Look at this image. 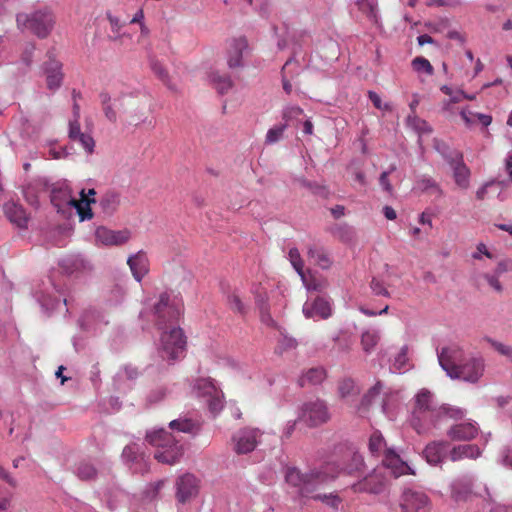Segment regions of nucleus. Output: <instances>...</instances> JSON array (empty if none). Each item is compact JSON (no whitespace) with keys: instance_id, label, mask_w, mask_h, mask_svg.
Here are the masks:
<instances>
[{"instance_id":"obj_48","label":"nucleus","mask_w":512,"mask_h":512,"mask_svg":"<svg viewBox=\"0 0 512 512\" xmlns=\"http://www.w3.org/2000/svg\"><path fill=\"white\" fill-rule=\"evenodd\" d=\"M166 394H167V390L165 387H163V386L157 387L149 393L148 401L150 403L160 402L161 400H163L165 398Z\"/></svg>"},{"instance_id":"obj_39","label":"nucleus","mask_w":512,"mask_h":512,"mask_svg":"<svg viewBox=\"0 0 512 512\" xmlns=\"http://www.w3.org/2000/svg\"><path fill=\"white\" fill-rule=\"evenodd\" d=\"M195 423L189 418H179L172 420L169 427L172 430H177L184 433H191L195 429Z\"/></svg>"},{"instance_id":"obj_49","label":"nucleus","mask_w":512,"mask_h":512,"mask_svg":"<svg viewBox=\"0 0 512 512\" xmlns=\"http://www.w3.org/2000/svg\"><path fill=\"white\" fill-rule=\"evenodd\" d=\"M370 287L375 295H380V296H385V297L390 296V293L385 288L383 282L376 278L372 279V281L370 283Z\"/></svg>"},{"instance_id":"obj_52","label":"nucleus","mask_w":512,"mask_h":512,"mask_svg":"<svg viewBox=\"0 0 512 512\" xmlns=\"http://www.w3.org/2000/svg\"><path fill=\"white\" fill-rule=\"evenodd\" d=\"M512 271V259H503L498 262L494 273L501 276L502 274L506 272Z\"/></svg>"},{"instance_id":"obj_43","label":"nucleus","mask_w":512,"mask_h":512,"mask_svg":"<svg viewBox=\"0 0 512 512\" xmlns=\"http://www.w3.org/2000/svg\"><path fill=\"white\" fill-rule=\"evenodd\" d=\"M228 305L230 309L236 313H246V307L237 294H231L228 296Z\"/></svg>"},{"instance_id":"obj_57","label":"nucleus","mask_w":512,"mask_h":512,"mask_svg":"<svg viewBox=\"0 0 512 512\" xmlns=\"http://www.w3.org/2000/svg\"><path fill=\"white\" fill-rule=\"evenodd\" d=\"M137 452L134 446H126L123 449L122 456L129 461H135L137 459Z\"/></svg>"},{"instance_id":"obj_51","label":"nucleus","mask_w":512,"mask_h":512,"mask_svg":"<svg viewBox=\"0 0 512 512\" xmlns=\"http://www.w3.org/2000/svg\"><path fill=\"white\" fill-rule=\"evenodd\" d=\"M463 96H465V92L462 90H458L453 92V94L450 96V99L448 101L443 102V110L449 111L451 108V104L459 103L463 100Z\"/></svg>"},{"instance_id":"obj_60","label":"nucleus","mask_w":512,"mask_h":512,"mask_svg":"<svg viewBox=\"0 0 512 512\" xmlns=\"http://www.w3.org/2000/svg\"><path fill=\"white\" fill-rule=\"evenodd\" d=\"M303 283L308 290L318 291V290H321V288H322L321 284L318 283L315 279L308 280L306 276H305V281H303Z\"/></svg>"},{"instance_id":"obj_34","label":"nucleus","mask_w":512,"mask_h":512,"mask_svg":"<svg viewBox=\"0 0 512 512\" xmlns=\"http://www.w3.org/2000/svg\"><path fill=\"white\" fill-rule=\"evenodd\" d=\"M369 450L373 454H385V450H389L386 448V442L379 431H375L371 434L369 439Z\"/></svg>"},{"instance_id":"obj_25","label":"nucleus","mask_w":512,"mask_h":512,"mask_svg":"<svg viewBox=\"0 0 512 512\" xmlns=\"http://www.w3.org/2000/svg\"><path fill=\"white\" fill-rule=\"evenodd\" d=\"M382 385L377 382L369 391L363 396L360 406L358 407V413L361 417H365L373 405H381L382 400L380 399V391Z\"/></svg>"},{"instance_id":"obj_62","label":"nucleus","mask_w":512,"mask_h":512,"mask_svg":"<svg viewBox=\"0 0 512 512\" xmlns=\"http://www.w3.org/2000/svg\"><path fill=\"white\" fill-rule=\"evenodd\" d=\"M383 213L388 220H395L397 217L396 211L391 206H385Z\"/></svg>"},{"instance_id":"obj_27","label":"nucleus","mask_w":512,"mask_h":512,"mask_svg":"<svg viewBox=\"0 0 512 512\" xmlns=\"http://www.w3.org/2000/svg\"><path fill=\"white\" fill-rule=\"evenodd\" d=\"M4 211L7 218L15 223L18 227H25L27 223V214L25 209L14 202H9L4 205Z\"/></svg>"},{"instance_id":"obj_29","label":"nucleus","mask_w":512,"mask_h":512,"mask_svg":"<svg viewBox=\"0 0 512 512\" xmlns=\"http://www.w3.org/2000/svg\"><path fill=\"white\" fill-rule=\"evenodd\" d=\"M210 81L212 85L215 87V89L220 94L227 93L233 86V82L230 78V76L226 74H220L219 72H212L210 74Z\"/></svg>"},{"instance_id":"obj_37","label":"nucleus","mask_w":512,"mask_h":512,"mask_svg":"<svg viewBox=\"0 0 512 512\" xmlns=\"http://www.w3.org/2000/svg\"><path fill=\"white\" fill-rule=\"evenodd\" d=\"M412 68L417 73H424L428 76H432L434 74V68L431 63L424 57L418 56L415 57L411 62Z\"/></svg>"},{"instance_id":"obj_20","label":"nucleus","mask_w":512,"mask_h":512,"mask_svg":"<svg viewBox=\"0 0 512 512\" xmlns=\"http://www.w3.org/2000/svg\"><path fill=\"white\" fill-rule=\"evenodd\" d=\"M423 455L429 464H440L446 457L449 458V443L446 441H433L425 447Z\"/></svg>"},{"instance_id":"obj_2","label":"nucleus","mask_w":512,"mask_h":512,"mask_svg":"<svg viewBox=\"0 0 512 512\" xmlns=\"http://www.w3.org/2000/svg\"><path fill=\"white\" fill-rule=\"evenodd\" d=\"M464 417L463 409L448 404L440 405L430 391L422 389L415 396L411 424L418 434H423L446 418L458 421Z\"/></svg>"},{"instance_id":"obj_28","label":"nucleus","mask_w":512,"mask_h":512,"mask_svg":"<svg viewBox=\"0 0 512 512\" xmlns=\"http://www.w3.org/2000/svg\"><path fill=\"white\" fill-rule=\"evenodd\" d=\"M307 255L309 259L313 260L315 265L322 269H329L332 265V260L328 252L321 246H309Z\"/></svg>"},{"instance_id":"obj_33","label":"nucleus","mask_w":512,"mask_h":512,"mask_svg":"<svg viewBox=\"0 0 512 512\" xmlns=\"http://www.w3.org/2000/svg\"><path fill=\"white\" fill-rule=\"evenodd\" d=\"M310 498L321 501L333 510H338L342 504V498L336 493L311 494Z\"/></svg>"},{"instance_id":"obj_1","label":"nucleus","mask_w":512,"mask_h":512,"mask_svg":"<svg viewBox=\"0 0 512 512\" xmlns=\"http://www.w3.org/2000/svg\"><path fill=\"white\" fill-rule=\"evenodd\" d=\"M362 465V457L349 450L345 453L340 462H326L319 468L306 474H302L296 468H289L286 472L285 478L289 484L299 487V492L303 497L310 498L311 494L317 490L319 485L334 480L342 472L352 475L355 472L360 471Z\"/></svg>"},{"instance_id":"obj_38","label":"nucleus","mask_w":512,"mask_h":512,"mask_svg":"<svg viewBox=\"0 0 512 512\" xmlns=\"http://www.w3.org/2000/svg\"><path fill=\"white\" fill-rule=\"evenodd\" d=\"M379 335L376 331H366L361 336V346L366 353H370L378 344Z\"/></svg>"},{"instance_id":"obj_64","label":"nucleus","mask_w":512,"mask_h":512,"mask_svg":"<svg viewBox=\"0 0 512 512\" xmlns=\"http://www.w3.org/2000/svg\"><path fill=\"white\" fill-rule=\"evenodd\" d=\"M491 185V182L486 183L481 188H479L476 192V198L478 200H484L487 194V189Z\"/></svg>"},{"instance_id":"obj_56","label":"nucleus","mask_w":512,"mask_h":512,"mask_svg":"<svg viewBox=\"0 0 512 512\" xmlns=\"http://www.w3.org/2000/svg\"><path fill=\"white\" fill-rule=\"evenodd\" d=\"M368 96H369V99L371 100V102L373 103V105L377 109H384V110L390 109V106L388 104L382 105V100L376 92L369 91Z\"/></svg>"},{"instance_id":"obj_14","label":"nucleus","mask_w":512,"mask_h":512,"mask_svg":"<svg viewBox=\"0 0 512 512\" xmlns=\"http://www.w3.org/2000/svg\"><path fill=\"white\" fill-rule=\"evenodd\" d=\"M199 492V480L191 473L180 476L176 481V498L184 504L195 498Z\"/></svg>"},{"instance_id":"obj_7","label":"nucleus","mask_w":512,"mask_h":512,"mask_svg":"<svg viewBox=\"0 0 512 512\" xmlns=\"http://www.w3.org/2000/svg\"><path fill=\"white\" fill-rule=\"evenodd\" d=\"M162 357L175 360L183 356L186 348V337L181 328H172L161 335Z\"/></svg>"},{"instance_id":"obj_36","label":"nucleus","mask_w":512,"mask_h":512,"mask_svg":"<svg viewBox=\"0 0 512 512\" xmlns=\"http://www.w3.org/2000/svg\"><path fill=\"white\" fill-rule=\"evenodd\" d=\"M288 256L295 271L301 277L302 281H305L304 262L299 250L297 248H291L289 250Z\"/></svg>"},{"instance_id":"obj_8","label":"nucleus","mask_w":512,"mask_h":512,"mask_svg":"<svg viewBox=\"0 0 512 512\" xmlns=\"http://www.w3.org/2000/svg\"><path fill=\"white\" fill-rule=\"evenodd\" d=\"M182 314L180 305L170 304L169 296L166 293L160 295L158 303L155 305L156 325L159 329L167 328L168 324L178 321Z\"/></svg>"},{"instance_id":"obj_10","label":"nucleus","mask_w":512,"mask_h":512,"mask_svg":"<svg viewBox=\"0 0 512 512\" xmlns=\"http://www.w3.org/2000/svg\"><path fill=\"white\" fill-rule=\"evenodd\" d=\"M300 418L310 426H318L330 418L326 404L319 400H310L303 404Z\"/></svg>"},{"instance_id":"obj_55","label":"nucleus","mask_w":512,"mask_h":512,"mask_svg":"<svg viewBox=\"0 0 512 512\" xmlns=\"http://www.w3.org/2000/svg\"><path fill=\"white\" fill-rule=\"evenodd\" d=\"M408 348L406 346L402 347L400 352L395 358L394 366L397 367V369H401L405 366L408 357H407Z\"/></svg>"},{"instance_id":"obj_46","label":"nucleus","mask_w":512,"mask_h":512,"mask_svg":"<svg viewBox=\"0 0 512 512\" xmlns=\"http://www.w3.org/2000/svg\"><path fill=\"white\" fill-rule=\"evenodd\" d=\"M299 183L302 187L309 189L310 191H312L315 194L322 195V196H326L328 194L327 189L324 186H321L319 184L312 183L305 179H300Z\"/></svg>"},{"instance_id":"obj_24","label":"nucleus","mask_w":512,"mask_h":512,"mask_svg":"<svg viewBox=\"0 0 512 512\" xmlns=\"http://www.w3.org/2000/svg\"><path fill=\"white\" fill-rule=\"evenodd\" d=\"M61 68V63L55 59L49 58V61L45 62L44 71L46 74L47 87L50 90L60 87L63 79Z\"/></svg>"},{"instance_id":"obj_44","label":"nucleus","mask_w":512,"mask_h":512,"mask_svg":"<svg viewBox=\"0 0 512 512\" xmlns=\"http://www.w3.org/2000/svg\"><path fill=\"white\" fill-rule=\"evenodd\" d=\"M78 476L83 480H89L96 475V469L89 463H81L77 468Z\"/></svg>"},{"instance_id":"obj_53","label":"nucleus","mask_w":512,"mask_h":512,"mask_svg":"<svg viewBox=\"0 0 512 512\" xmlns=\"http://www.w3.org/2000/svg\"><path fill=\"white\" fill-rule=\"evenodd\" d=\"M80 123L77 120H71L69 122V133L68 136L72 141H76L79 135H81Z\"/></svg>"},{"instance_id":"obj_42","label":"nucleus","mask_w":512,"mask_h":512,"mask_svg":"<svg viewBox=\"0 0 512 512\" xmlns=\"http://www.w3.org/2000/svg\"><path fill=\"white\" fill-rule=\"evenodd\" d=\"M75 142H78L88 154L93 153L95 141L90 134L82 133Z\"/></svg>"},{"instance_id":"obj_5","label":"nucleus","mask_w":512,"mask_h":512,"mask_svg":"<svg viewBox=\"0 0 512 512\" xmlns=\"http://www.w3.org/2000/svg\"><path fill=\"white\" fill-rule=\"evenodd\" d=\"M95 202L96 200L86 197L84 189L80 192V199H75L66 188L53 189L51 193V203L59 213L66 214L75 209L80 221L92 219L93 213L90 206Z\"/></svg>"},{"instance_id":"obj_17","label":"nucleus","mask_w":512,"mask_h":512,"mask_svg":"<svg viewBox=\"0 0 512 512\" xmlns=\"http://www.w3.org/2000/svg\"><path fill=\"white\" fill-rule=\"evenodd\" d=\"M479 433V427L475 422H463L452 425L447 431V435L454 441H469Z\"/></svg>"},{"instance_id":"obj_12","label":"nucleus","mask_w":512,"mask_h":512,"mask_svg":"<svg viewBox=\"0 0 512 512\" xmlns=\"http://www.w3.org/2000/svg\"><path fill=\"white\" fill-rule=\"evenodd\" d=\"M400 508L401 512H429V498L424 492L407 489L401 496Z\"/></svg>"},{"instance_id":"obj_15","label":"nucleus","mask_w":512,"mask_h":512,"mask_svg":"<svg viewBox=\"0 0 512 512\" xmlns=\"http://www.w3.org/2000/svg\"><path fill=\"white\" fill-rule=\"evenodd\" d=\"M95 238L98 243L103 245L119 246L129 241L131 232L128 229L115 231L101 226L96 229Z\"/></svg>"},{"instance_id":"obj_47","label":"nucleus","mask_w":512,"mask_h":512,"mask_svg":"<svg viewBox=\"0 0 512 512\" xmlns=\"http://www.w3.org/2000/svg\"><path fill=\"white\" fill-rule=\"evenodd\" d=\"M395 169H396V166L392 165L388 171L382 172L380 175V178H379V183H380L381 187L383 188V190H385L387 193H390V194L393 192V186L391 185L388 177H389L390 173L393 172Z\"/></svg>"},{"instance_id":"obj_45","label":"nucleus","mask_w":512,"mask_h":512,"mask_svg":"<svg viewBox=\"0 0 512 512\" xmlns=\"http://www.w3.org/2000/svg\"><path fill=\"white\" fill-rule=\"evenodd\" d=\"M285 128V125H281L269 129L266 134V142L272 144L279 141L284 133Z\"/></svg>"},{"instance_id":"obj_50","label":"nucleus","mask_w":512,"mask_h":512,"mask_svg":"<svg viewBox=\"0 0 512 512\" xmlns=\"http://www.w3.org/2000/svg\"><path fill=\"white\" fill-rule=\"evenodd\" d=\"M484 279L487 281V283L498 293H501L503 291V287L499 281V275L496 273L494 274H484Z\"/></svg>"},{"instance_id":"obj_11","label":"nucleus","mask_w":512,"mask_h":512,"mask_svg":"<svg viewBox=\"0 0 512 512\" xmlns=\"http://www.w3.org/2000/svg\"><path fill=\"white\" fill-rule=\"evenodd\" d=\"M444 158L453 170V178L457 186L461 189H467L470 185L471 172L463 161V154L460 151L453 150L444 154Z\"/></svg>"},{"instance_id":"obj_16","label":"nucleus","mask_w":512,"mask_h":512,"mask_svg":"<svg viewBox=\"0 0 512 512\" xmlns=\"http://www.w3.org/2000/svg\"><path fill=\"white\" fill-rule=\"evenodd\" d=\"M248 50V42L244 37L232 39L228 46L227 64L229 68H238L242 66V57Z\"/></svg>"},{"instance_id":"obj_13","label":"nucleus","mask_w":512,"mask_h":512,"mask_svg":"<svg viewBox=\"0 0 512 512\" xmlns=\"http://www.w3.org/2000/svg\"><path fill=\"white\" fill-rule=\"evenodd\" d=\"M385 484L386 478L384 474L376 469L362 480L352 484L350 488L354 493L379 494L384 490Z\"/></svg>"},{"instance_id":"obj_21","label":"nucleus","mask_w":512,"mask_h":512,"mask_svg":"<svg viewBox=\"0 0 512 512\" xmlns=\"http://www.w3.org/2000/svg\"><path fill=\"white\" fill-rule=\"evenodd\" d=\"M482 454L481 449L476 444H460L453 447L449 446V460L458 462L465 459L475 460Z\"/></svg>"},{"instance_id":"obj_63","label":"nucleus","mask_w":512,"mask_h":512,"mask_svg":"<svg viewBox=\"0 0 512 512\" xmlns=\"http://www.w3.org/2000/svg\"><path fill=\"white\" fill-rule=\"evenodd\" d=\"M494 347L502 355H510L512 352V349L510 347H508L504 344H501V343H495Z\"/></svg>"},{"instance_id":"obj_59","label":"nucleus","mask_w":512,"mask_h":512,"mask_svg":"<svg viewBox=\"0 0 512 512\" xmlns=\"http://www.w3.org/2000/svg\"><path fill=\"white\" fill-rule=\"evenodd\" d=\"M0 478L7 482L10 486L15 487L16 481L10 476V474L0 465Z\"/></svg>"},{"instance_id":"obj_40","label":"nucleus","mask_w":512,"mask_h":512,"mask_svg":"<svg viewBox=\"0 0 512 512\" xmlns=\"http://www.w3.org/2000/svg\"><path fill=\"white\" fill-rule=\"evenodd\" d=\"M359 10L366 14L373 21H377V1L376 0H360L358 3Z\"/></svg>"},{"instance_id":"obj_30","label":"nucleus","mask_w":512,"mask_h":512,"mask_svg":"<svg viewBox=\"0 0 512 512\" xmlns=\"http://www.w3.org/2000/svg\"><path fill=\"white\" fill-rule=\"evenodd\" d=\"M194 390L198 397L205 398L206 400L208 396H211L219 389L214 385L211 379L200 378L196 380Z\"/></svg>"},{"instance_id":"obj_23","label":"nucleus","mask_w":512,"mask_h":512,"mask_svg":"<svg viewBox=\"0 0 512 512\" xmlns=\"http://www.w3.org/2000/svg\"><path fill=\"white\" fill-rule=\"evenodd\" d=\"M303 313L307 318L318 316L320 318L326 319L331 315V306L329 301L318 297L313 302H306L304 304Z\"/></svg>"},{"instance_id":"obj_18","label":"nucleus","mask_w":512,"mask_h":512,"mask_svg":"<svg viewBox=\"0 0 512 512\" xmlns=\"http://www.w3.org/2000/svg\"><path fill=\"white\" fill-rule=\"evenodd\" d=\"M383 466L390 469L394 477L406 474H414L411 467L404 462L392 449L385 450L382 460Z\"/></svg>"},{"instance_id":"obj_32","label":"nucleus","mask_w":512,"mask_h":512,"mask_svg":"<svg viewBox=\"0 0 512 512\" xmlns=\"http://www.w3.org/2000/svg\"><path fill=\"white\" fill-rule=\"evenodd\" d=\"M100 205L105 213L112 214L120 205V195L114 191H108L102 196Z\"/></svg>"},{"instance_id":"obj_35","label":"nucleus","mask_w":512,"mask_h":512,"mask_svg":"<svg viewBox=\"0 0 512 512\" xmlns=\"http://www.w3.org/2000/svg\"><path fill=\"white\" fill-rule=\"evenodd\" d=\"M210 412L216 416L224 407V397L222 391L219 389L206 399Z\"/></svg>"},{"instance_id":"obj_9","label":"nucleus","mask_w":512,"mask_h":512,"mask_svg":"<svg viewBox=\"0 0 512 512\" xmlns=\"http://www.w3.org/2000/svg\"><path fill=\"white\" fill-rule=\"evenodd\" d=\"M262 432L258 428L245 427L232 437L233 450L236 454H247L255 450Z\"/></svg>"},{"instance_id":"obj_58","label":"nucleus","mask_w":512,"mask_h":512,"mask_svg":"<svg viewBox=\"0 0 512 512\" xmlns=\"http://www.w3.org/2000/svg\"><path fill=\"white\" fill-rule=\"evenodd\" d=\"M475 114L467 109H463L460 113L461 118L465 122L466 125H471L475 122Z\"/></svg>"},{"instance_id":"obj_4","label":"nucleus","mask_w":512,"mask_h":512,"mask_svg":"<svg viewBox=\"0 0 512 512\" xmlns=\"http://www.w3.org/2000/svg\"><path fill=\"white\" fill-rule=\"evenodd\" d=\"M146 440L156 448L154 458L158 462L173 465L183 456V446L171 433L164 429L147 433Z\"/></svg>"},{"instance_id":"obj_61","label":"nucleus","mask_w":512,"mask_h":512,"mask_svg":"<svg viewBox=\"0 0 512 512\" xmlns=\"http://www.w3.org/2000/svg\"><path fill=\"white\" fill-rule=\"evenodd\" d=\"M475 118L485 127L489 126L492 122V117L487 114L476 113Z\"/></svg>"},{"instance_id":"obj_19","label":"nucleus","mask_w":512,"mask_h":512,"mask_svg":"<svg viewBox=\"0 0 512 512\" xmlns=\"http://www.w3.org/2000/svg\"><path fill=\"white\" fill-rule=\"evenodd\" d=\"M102 111L106 119L111 123H116L118 111L123 108V97L112 98L106 91L99 94Z\"/></svg>"},{"instance_id":"obj_31","label":"nucleus","mask_w":512,"mask_h":512,"mask_svg":"<svg viewBox=\"0 0 512 512\" xmlns=\"http://www.w3.org/2000/svg\"><path fill=\"white\" fill-rule=\"evenodd\" d=\"M325 377L326 372L323 368H311L299 378V384L301 386H305L306 384H320Z\"/></svg>"},{"instance_id":"obj_26","label":"nucleus","mask_w":512,"mask_h":512,"mask_svg":"<svg viewBox=\"0 0 512 512\" xmlns=\"http://www.w3.org/2000/svg\"><path fill=\"white\" fill-rule=\"evenodd\" d=\"M451 497L455 502H466L472 497L470 481L457 479L451 485Z\"/></svg>"},{"instance_id":"obj_41","label":"nucleus","mask_w":512,"mask_h":512,"mask_svg":"<svg viewBox=\"0 0 512 512\" xmlns=\"http://www.w3.org/2000/svg\"><path fill=\"white\" fill-rule=\"evenodd\" d=\"M417 188L422 192L438 193L442 194V190L436 181L430 177H423L417 182Z\"/></svg>"},{"instance_id":"obj_3","label":"nucleus","mask_w":512,"mask_h":512,"mask_svg":"<svg viewBox=\"0 0 512 512\" xmlns=\"http://www.w3.org/2000/svg\"><path fill=\"white\" fill-rule=\"evenodd\" d=\"M438 360L451 378L476 383L484 373V360L481 357L464 359L463 350L458 346L442 348Z\"/></svg>"},{"instance_id":"obj_22","label":"nucleus","mask_w":512,"mask_h":512,"mask_svg":"<svg viewBox=\"0 0 512 512\" xmlns=\"http://www.w3.org/2000/svg\"><path fill=\"white\" fill-rule=\"evenodd\" d=\"M127 264L135 280L140 282L149 272V260L144 251H138L127 259Z\"/></svg>"},{"instance_id":"obj_54","label":"nucleus","mask_w":512,"mask_h":512,"mask_svg":"<svg viewBox=\"0 0 512 512\" xmlns=\"http://www.w3.org/2000/svg\"><path fill=\"white\" fill-rule=\"evenodd\" d=\"M353 389H354V383L350 379L343 380L339 384V393L342 398H345L348 395H350V393L353 391Z\"/></svg>"},{"instance_id":"obj_6","label":"nucleus","mask_w":512,"mask_h":512,"mask_svg":"<svg viewBox=\"0 0 512 512\" xmlns=\"http://www.w3.org/2000/svg\"><path fill=\"white\" fill-rule=\"evenodd\" d=\"M16 21L18 27L31 31L39 38H46L53 29L55 17L50 10L44 9L31 14H18Z\"/></svg>"}]
</instances>
